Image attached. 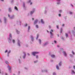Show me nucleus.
I'll list each match as a JSON object with an SVG mask.
<instances>
[{
  "mask_svg": "<svg viewBox=\"0 0 75 75\" xmlns=\"http://www.w3.org/2000/svg\"><path fill=\"white\" fill-rule=\"evenodd\" d=\"M23 54H24V55L23 57V58H25V56H26V55L25 54V53L24 52H23Z\"/></svg>",
  "mask_w": 75,
  "mask_h": 75,
  "instance_id": "obj_5",
  "label": "nucleus"
},
{
  "mask_svg": "<svg viewBox=\"0 0 75 75\" xmlns=\"http://www.w3.org/2000/svg\"><path fill=\"white\" fill-rule=\"evenodd\" d=\"M57 36H58V37H59V34H58V35H57Z\"/></svg>",
  "mask_w": 75,
  "mask_h": 75,
  "instance_id": "obj_54",
  "label": "nucleus"
},
{
  "mask_svg": "<svg viewBox=\"0 0 75 75\" xmlns=\"http://www.w3.org/2000/svg\"><path fill=\"white\" fill-rule=\"evenodd\" d=\"M47 32H48V31L47 30Z\"/></svg>",
  "mask_w": 75,
  "mask_h": 75,
  "instance_id": "obj_64",
  "label": "nucleus"
},
{
  "mask_svg": "<svg viewBox=\"0 0 75 75\" xmlns=\"http://www.w3.org/2000/svg\"><path fill=\"white\" fill-rule=\"evenodd\" d=\"M16 32H17V34H19V33H20V32L18 31V30H17Z\"/></svg>",
  "mask_w": 75,
  "mask_h": 75,
  "instance_id": "obj_22",
  "label": "nucleus"
},
{
  "mask_svg": "<svg viewBox=\"0 0 75 75\" xmlns=\"http://www.w3.org/2000/svg\"><path fill=\"white\" fill-rule=\"evenodd\" d=\"M53 75H56V74L55 73H53Z\"/></svg>",
  "mask_w": 75,
  "mask_h": 75,
  "instance_id": "obj_33",
  "label": "nucleus"
},
{
  "mask_svg": "<svg viewBox=\"0 0 75 75\" xmlns=\"http://www.w3.org/2000/svg\"><path fill=\"white\" fill-rule=\"evenodd\" d=\"M70 55L71 56H72V55H71V54Z\"/></svg>",
  "mask_w": 75,
  "mask_h": 75,
  "instance_id": "obj_62",
  "label": "nucleus"
},
{
  "mask_svg": "<svg viewBox=\"0 0 75 75\" xmlns=\"http://www.w3.org/2000/svg\"><path fill=\"white\" fill-rule=\"evenodd\" d=\"M28 16H29V13H28Z\"/></svg>",
  "mask_w": 75,
  "mask_h": 75,
  "instance_id": "obj_59",
  "label": "nucleus"
},
{
  "mask_svg": "<svg viewBox=\"0 0 75 75\" xmlns=\"http://www.w3.org/2000/svg\"><path fill=\"white\" fill-rule=\"evenodd\" d=\"M35 27L37 28H38V25H36L35 26Z\"/></svg>",
  "mask_w": 75,
  "mask_h": 75,
  "instance_id": "obj_18",
  "label": "nucleus"
},
{
  "mask_svg": "<svg viewBox=\"0 0 75 75\" xmlns=\"http://www.w3.org/2000/svg\"><path fill=\"white\" fill-rule=\"evenodd\" d=\"M57 4H60V3H57Z\"/></svg>",
  "mask_w": 75,
  "mask_h": 75,
  "instance_id": "obj_46",
  "label": "nucleus"
},
{
  "mask_svg": "<svg viewBox=\"0 0 75 75\" xmlns=\"http://www.w3.org/2000/svg\"><path fill=\"white\" fill-rule=\"evenodd\" d=\"M62 26H64V24H63L62 25Z\"/></svg>",
  "mask_w": 75,
  "mask_h": 75,
  "instance_id": "obj_51",
  "label": "nucleus"
},
{
  "mask_svg": "<svg viewBox=\"0 0 75 75\" xmlns=\"http://www.w3.org/2000/svg\"><path fill=\"white\" fill-rule=\"evenodd\" d=\"M57 1H59L61 0H57Z\"/></svg>",
  "mask_w": 75,
  "mask_h": 75,
  "instance_id": "obj_49",
  "label": "nucleus"
},
{
  "mask_svg": "<svg viewBox=\"0 0 75 75\" xmlns=\"http://www.w3.org/2000/svg\"><path fill=\"white\" fill-rule=\"evenodd\" d=\"M47 44H48V42H47L44 44V45L45 46V45H47Z\"/></svg>",
  "mask_w": 75,
  "mask_h": 75,
  "instance_id": "obj_21",
  "label": "nucleus"
},
{
  "mask_svg": "<svg viewBox=\"0 0 75 75\" xmlns=\"http://www.w3.org/2000/svg\"><path fill=\"white\" fill-rule=\"evenodd\" d=\"M30 2H31V1H28V3H30Z\"/></svg>",
  "mask_w": 75,
  "mask_h": 75,
  "instance_id": "obj_45",
  "label": "nucleus"
},
{
  "mask_svg": "<svg viewBox=\"0 0 75 75\" xmlns=\"http://www.w3.org/2000/svg\"><path fill=\"white\" fill-rule=\"evenodd\" d=\"M38 55L36 56V58H38Z\"/></svg>",
  "mask_w": 75,
  "mask_h": 75,
  "instance_id": "obj_42",
  "label": "nucleus"
},
{
  "mask_svg": "<svg viewBox=\"0 0 75 75\" xmlns=\"http://www.w3.org/2000/svg\"><path fill=\"white\" fill-rule=\"evenodd\" d=\"M73 68H74V69H75V66H73Z\"/></svg>",
  "mask_w": 75,
  "mask_h": 75,
  "instance_id": "obj_29",
  "label": "nucleus"
},
{
  "mask_svg": "<svg viewBox=\"0 0 75 75\" xmlns=\"http://www.w3.org/2000/svg\"><path fill=\"white\" fill-rule=\"evenodd\" d=\"M4 18V21H5V23H6V18L5 17Z\"/></svg>",
  "mask_w": 75,
  "mask_h": 75,
  "instance_id": "obj_12",
  "label": "nucleus"
},
{
  "mask_svg": "<svg viewBox=\"0 0 75 75\" xmlns=\"http://www.w3.org/2000/svg\"><path fill=\"white\" fill-rule=\"evenodd\" d=\"M66 37H68V34H67V33H66Z\"/></svg>",
  "mask_w": 75,
  "mask_h": 75,
  "instance_id": "obj_26",
  "label": "nucleus"
},
{
  "mask_svg": "<svg viewBox=\"0 0 75 75\" xmlns=\"http://www.w3.org/2000/svg\"><path fill=\"white\" fill-rule=\"evenodd\" d=\"M34 13V11H31L30 13L31 15H32V14H33Z\"/></svg>",
  "mask_w": 75,
  "mask_h": 75,
  "instance_id": "obj_4",
  "label": "nucleus"
},
{
  "mask_svg": "<svg viewBox=\"0 0 75 75\" xmlns=\"http://www.w3.org/2000/svg\"><path fill=\"white\" fill-rule=\"evenodd\" d=\"M25 26H27V24L26 23L25 24Z\"/></svg>",
  "mask_w": 75,
  "mask_h": 75,
  "instance_id": "obj_40",
  "label": "nucleus"
},
{
  "mask_svg": "<svg viewBox=\"0 0 75 75\" xmlns=\"http://www.w3.org/2000/svg\"><path fill=\"white\" fill-rule=\"evenodd\" d=\"M31 38H32V40H34V38H33V36H31Z\"/></svg>",
  "mask_w": 75,
  "mask_h": 75,
  "instance_id": "obj_28",
  "label": "nucleus"
},
{
  "mask_svg": "<svg viewBox=\"0 0 75 75\" xmlns=\"http://www.w3.org/2000/svg\"><path fill=\"white\" fill-rule=\"evenodd\" d=\"M15 9L16 10H18V8H17L16 6L15 7Z\"/></svg>",
  "mask_w": 75,
  "mask_h": 75,
  "instance_id": "obj_14",
  "label": "nucleus"
},
{
  "mask_svg": "<svg viewBox=\"0 0 75 75\" xmlns=\"http://www.w3.org/2000/svg\"><path fill=\"white\" fill-rule=\"evenodd\" d=\"M32 2H31L30 3V5H31L32 4Z\"/></svg>",
  "mask_w": 75,
  "mask_h": 75,
  "instance_id": "obj_53",
  "label": "nucleus"
},
{
  "mask_svg": "<svg viewBox=\"0 0 75 75\" xmlns=\"http://www.w3.org/2000/svg\"><path fill=\"white\" fill-rule=\"evenodd\" d=\"M15 42V40H13V43H14Z\"/></svg>",
  "mask_w": 75,
  "mask_h": 75,
  "instance_id": "obj_34",
  "label": "nucleus"
},
{
  "mask_svg": "<svg viewBox=\"0 0 75 75\" xmlns=\"http://www.w3.org/2000/svg\"><path fill=\"white\" fill-rule=\"evenodd\" d=\"M8 70L10 72H11V67H9L8 68Z\"/></svg>",
  "mask_w": 75,
  "mask_h": 75,
  "instance_id": "obj_9",
  "label": "nucleus"
},
{
  "mask_svg": "<svg viewBox=\"0 0 75 75\" xmlns=\"http://www.w3.org/2000/svg\"><path fill=\"white\" fill-rule=\"evenodd\" d=\"M56 68L57 69H59V67H58V65L56 66Z\"/></svg>",
  "mask_w": 75,
  "mask_h": 75,
  "instance_id": "obj_13",
  "label": "nucleus"
},
{
  "mask_svg": "<svg viewBox=\"0 0 75 75\" xmlns=\"http://www.w3.org/2000/svg\"><path fill=\"white\" fill-rule=\"evenodd\" d=\"M59 17H61V14H59Z\"/></svg>",
  "mask_w": 75,
  "mask_h": 75,
  "instance_id": "obj_31",
  "label": "nucleus"
},
{
  "mask_svg": "<svg viewBox=\"0 0 75 75\" xmlns=\"http://www.w3.org/2000/svg\"><path fill=\"white\" fill-rule=\"evenodd\" d=\"M37 38H36V39L37 40V39H38V37H39V35L38 34L37 35Z\"/></svg>",
  "mask_w": 75,
  "mask_h": 75,
  "instance_id": "obj_20",
  "label": "nucleus"
},
{
  "mask_svg": "<svg viewBox=\"0 0 75 75\" xmlns=\"http://www.w3.org/2000/svg\"><path fill=\"white\" fill-rule=\"evenodd\" d=\"M53 32V30H51V31H50V33L51 36H50L51 38H53V33L52 32Z\"/></svg>",
  "mask_w": 75,
  "mask_h": 75,
  "instance_id": "obj_1",
  "label": "nucleus"
},
{
  "mask_svg": "<svg viewBox=\"0 0 75 75\" xmlns=\"http://www.w3.org/2000/svg\"><path fill=\"white\" fill-rule=\"evenodd\" d=\"M5 53L6 52H7V50H6V51L5 52Z\"/></svg>",
  "mask_w": 75,
  "mask_h": 75,
  "instance_id": "obj_37",
  "label": "nucleus"
},
{
  "mask_svg": "<svg viewBox=\"0 0 75 75\" xmlns=\"http://www.w3.org/2000/svg\"><path fill=\"white\" fill-rule=\"evenodd\" d=\"M71 6H72V7H73V5H72Z\"/></svg>",
  "mask_w": 75,
  "mask_h": 75,
  "instance_id": "obj_63",
  "label": "nucleus"
},
{
  "mask_svg": "<svg viewBox=\"0 0 75 75\" xmlns=\"http://www.w3.org/2000/svg\"><path fill=\"white\" fill-rule=\"evenodd\" d=\"M10 51H9V53H10Z\"/></svg>",
  "mask_w": 75,
  "mask_h": 75,
  "instance_id": "obj_61",
  "label": "nucleus"
},
{
  "mask_svg": "<svg viewBox=\"0 0 75 75\" xmlns=\"http://www.w3.org/2000/svg\"><path fill=\"white\" fill-rule=\"evenodd\" d=\"M12 38L11 34H10L9 35V38Z\"/></svg>",
  "mask_w": 75,
  "mask_h": 75,
  "instance_id": "obj_16",
  "label": "nucleus"
},
{
  "mask_svg": "<svg viewBox=\"0 0 75 75\" xmlns=\"http://www.w3.org/2000/svg\"><path fill=\"white\" fill-rule=\"evenodd\" d=\"M57 28L58 29V25H57Z\"/></svg>",
  "mask_w": 75,
  "mask_h": 75,
  "instance_id": "obj_44",
  "label": "nucleus"
},
{
  "mask_svg": "<svg viewBox=\"0 0 75 75\" xmlns=\"http://www.w3.org/2000/svg\"><path fill=\"white\" fill-rule=\"evenodd\" d=\"M62 29H61V33H62Z\"/></svg>",
  "mask_w": 75,
  "mask_h": 75,
  "instance_id": "obj_41",
  "label": "nucleus"
},
{
  "mask_svg": "<svg viewBox=\"0 0 75 75\" xmlns=\"http://www.w3.org/2000/svg\"><path fill=\"white\" fill-rule=\"evenodd\" d=\"M54 43H55V44H56L57 43V41L55 40H54Z\"/></svg>",
  "mask_w": 75,
  "mask_h": 75,
  "instance_id": "obj_32",
  "label": "nucleus"
},
{
  "mask_svg": "<svg viewBox=\"0 0 75 75\" xmlns=\"http://www.w3.org/2000/svg\"><path fill=\"white\" fill-rule=\"evenodd\" d=\"M72 53L73 54H75V53H74V52L73 51H72Z\"/></svg>",
  "mask_w": 75,
  "mask_h": 75,
  "instance_id": "obj_35",
  "label": "nucleus"
},
{
  "mask_svg": "<svg viewBox=\"0 0 75 75\" xmlns=\"http://www.w3.org/2000/svg\"><path fill=\"white\" fill-rule=\"evenodd\" d=\"M51 57L52 58H54V57H55V55L54 54H52V55H51Z\"/></svg>",
  "mask_w": 75,
  "mask_h": 75,
  "instance_id": "obj_11",
  "label": "nucleus"
},
{
  "mask_svg": "<svg viewBox=\"0 0 75 75\" xmlns=\"http://www.w3.org/2000/svg\"><path fill=\"white\" fill-rule=\"evenodd\" d=\"M61 64H62V62H60L59 63V65L61 66Z\"/></svg>",
  "mask_w": 75,
  "mask_h": 75,
  "instance_id": "obj_15",
  "label": "nucleus"
},
{
  "mask_svg": "<svg viewBox=\"0 0 75 75\" xmlns=\"http://www.w3.org/2000/svg\"><path fill=\"white\" fill-rule=\"evenodd\" d=\"M39 53L38 52H32L33 55L34 56L35 55V54H38Z\"/></svg>",
  "mask_w": 75,
  "mask_h": 75,
  "instance_id": "obj_2",
  "label": "nucleus"
},
{
  "mask_svg": "<svg viewBox=\"0 0 75 75\" xmlns=\"http://www.w3.org/2000/svg\"><path fill=\"white\" fill-rule=\"evenodd\" d=\"M8 11H9V12H11V8H9Z\"/></svg>",
  "mask_w": 75,
  "mask_h": 75,
  "instance_id": "obj_8",
  "label": "nucleus"
},
{
  "mask_svg": "<svg viewBox=\"0 0 75 75\" xmlns=\"http://www.w3.org/2000/svg\"><path fill=\"white\" fill-rule=\"evenodd\" d=\"M18 41L19 42V43H18V45H19V46H20V41L18 40Z\"/></svg>",
  "mask_w": 75,
  "mask_h": 75,
  "instance_id": "obj_23",
  "label": "nucleus"
},
{
  "mask_svg": "<svg viewBox=\"0 0 75 75\" xmlns=\"http://www.w3.org/2000/svg\"><path fill=\"white\" fill-rule=\"evenodd\" d=\"M59 13H61V12H62V10H59Z\"/></svg>",
  "mask_w": 75,
  "mask_h": 75,
  "instance_id": "obj_36",
  "label": "nucleus"
},
{
  "mask_svg": "<svg viewBox=\"0 0 75 75\" xmlns=\"http://www.w3.org/2000/svg\"><path fill=\"white\" fill-rule=\"evenodd\" d=\"M10 67L9 65H8V68H10Z\"/></svg>",
  "mask_w": 75,
  "mask_h": 75,
  "instance_id": "obj_43",
  "label": "nucleus"
},
{
  "mask_svg": "<svg viewBox=\"0 0 75 75\" xmlns=\"http://www.w3.org/2000/svg\"><path fill=\"white\" fill-rule=\"evenodd\" d=\"M49 28H51V26H49Z\"/></svg>",
  "mask_w": 75,
  "mask_h": 75,
  "instance_id": "obj_50",
  "label": "nucleus"
},
{
  "mask_svg": "<svg viewBox=\"0 0 75 75\" xmlns=\"http://www.w3.org/2000/svg\"><path fill=\"white\" fill-rule=\"evenodd\" d=\"M8 17H10V15H8Z\"/></svg>",
  "mask_w": 75,
  "mask_h": 75,
  "instance_id": "obj_47",
  "label": "nucleus"
},
{
  "mask_svg": "<svg viewBox=\"0 0 75 75\" xmlns=\"http://www.w3.org/2000/svg\"><path fill=\"white\" fill-rule=\"evenodd\" d=\"M57 47H59V46L58 45H57Z\"/></svg>",
  "mask_w": 75,
  "mask_h": 75,
  "instance_id": "obj_60",
  "label": "nucleus"
},
{
  "mask_svg": "<svg viewBox=\"0 0 75 75\" xmlns=\"http://www.w3.org/2000/svg\"><path fill=\"white\" fill-rule=\"evenodd\" d=\"M27 54L28 55H30V54H29V53H28Z\"/></svg>",
  "mask_w": 75,
  "mask_h": 75,
  "instance_id": "obj_48",
  "label": "nucleus"
},
{
  "mask_svg": "<svg viewBox=\"0 0 75 75\" xmlns=\"http://www.w3.org/2000/svg\"><path fill=\"white\" fill-rule=\"evenodd\" d=\"M30 26H29L28 27V31H29V30H30Z\"/></svg>",
  "mask_w": 75,
  "mask_h": 75,
  "instance_id": "obj_17",
  "label": "nucleus"
},
{
  "mask_svg": "<svg viewBox=\"0 0 75 75\" xmlns=\"http://www.w3.org/2000/svg\"><path fill=\"white\" fill-rule=\"evenodd\" d=\"M37 22H38V20L36 19L34 22V24H37Z\"/></svg>",
  "mask_w": 75,
  "mask_h": 75,
  "instance_id": "obj_3",
  "label": "nucleus"
},
{
  "mask_svg": "<svg viewBox=\"0 0 75 75\" xmlns=\"http://www.w3.org/2000/svg\"><path fill=\"white\" fill-rule=\"evenodd\" d=\"M69 13L70 14H72V12H69Z\"/></svg>",
  "mask_w": 75,
  "mask_h": 75,
  "instance_id": "obj_30",
  "label": "nucleus"
},
{
  "mask_svg": "<svg viewBox=\"0 0 75 75\" xmlns=\"http://www.w3.org/2000/svg\"><path fill=\"white\" fill-rule=\"evenodd\" d=\"M39 42L40 44H41V40L40 39H39Z\"/></svg>",
  "mask_w": 75,
  "mask_h": 75,
  "instance_id": "obj_10",
  "label": "nucleus"
},
{
  "mask_svg": "<svg viewBox=\"0 0 75 75\" xmlns=\"http://www.w3.org/2000/svg\"><path fill=\"white\" fill-rule=\"evenodd\" d=\"M14 16L13 15L10 18L11 19H12L13 18V17H14Z\"/></svg>",
  "mask_w": 75,
  "mask_h": 75,
  "instance_id": "obj_25",
  "label": "nucleus"
},
{
  "mask_svg": "<svg viewBox=\"0 0 75 75\" xmlns=\"http://www.w3.org/2000/svg\"><path fill=\"white\" fill-rule=\"evenodd\" d=\"M41 23H42V24H44V21H43V19H41Z\"/></svg>",
  "mask_w": 75,
  "mask_h": 75,
  "instance_id": "obj_6",
  "label": "nucleus"
},
{
  "mask_svg": "<svg viewBox=\"0 0 75 75\" xmlns=\"http://www.w3.org/2000/svg\"><path fill=\"white\" fill-rule=\"evenodd\" d=\"M5 63H6V64H8V62H7V61H6L5 62Z\"/></svg>",
  "mask_w": 75,
  "mask_h": 75,
  "instance_id": "obj_24",
  "label": "nucleus"
},
{
  "mask_svg": "<svg viewBox=\"0 0 75 75\" xmlns=\"http://www.w3.org/2000/svg\"><path fill=\"white\" fill-rule=\"evenodd\" d=\"M33 20H34V18H32Z\"/></svg>",
  "mask_w": 75,
  "mask_h": 75,
  "instance_id": "obj_57",
  "label": "nucleus"
},
{
  "mask_svg": "<svg viewBox=\"0 0 75 75\" xmlns=\"http://www.w3.org/2000/svg\"><path fill=\"white\" fill-rule=\"evenodd\" d=\"M60 49L61 51H62V50H63V49H62V48H60Z\"/></svg>",
  "mask_w": 75,
  "mask_h": 75,
  "instance_id": "obj_39",
  "label": "nucleus"
},
{
  "mask_svg": "<svg viewBox=\"0 0 75 75\" xmlns=\"http://www.w3.org/2000/svg\"><path fill=\"white\" fill-rule=\"evenodd\" d=\"M6 75H8L7 74V73L6 74Z\"/></svg>",
  "mask_w": 75,
  "mask_h": 75,
  "instance_id": "obj_56",
  "label": "nucleus"
},
{
  "mask_svg": "<svg viewBox=\"0 0 75 75\" xmlns=\"http://www.w3.org/2000/svg\"><path fill=\"white\" fill-rule=\"evenodd\" d=\"M63 53L65 56H67V54L66 53L65 51H63Z\"/></svg>",
  "mask_w": 75,
  "mask_h": 75,
  "instance_id": "obj_7",
  "label": "nucleus"
},
{
  "mask_svg": "<svg viewBox=\"0 0 75 75\" xmlns=\"http://www.w3.org/2000/svg\"><path fill=\"white\" fill-rule=\"evenodd\" d=\"M72 72L73 73V74H75V72H74V71L73 70L72 71Z\"/></svg>",
  "mask_w": 75,
  "mask_h": 75,
  "instance_id": "obj_27",
  "label": "nucleus"
},
{
  "mask_svg": "<svg viewBox=\"0 0 75 75\" xmlns=\"http://www.w3.org/2000/svg\"><path fill=\"white\" fill-rule=\"evenodd\" d=\"M0 22H1V20H0Z\"/></svg>",
  "mask_w": 75,
  "mask_h": 75,
  "instance_id": "obj_55",
  "label": "nucleus"
},
{
  "mask_svg": "<svg viewBox=\"0 0 75 75\" xmlns=\"http://www.w3.org/2000/svg\"><path fill=\"white\" fill-rule=\"evenodd\" d=\"M1 1H4V0H1Z\"/></svg>",
  "mask_w": 75,
  "mask_h": 75,
  "instance_id": "obj_52",
  "label": "nucleus"
},
{
  "mask_svg": "<svg viewBox=\"0 0 75 75\" xmlns=\"http://www.w3.org/2000/svg\"><path fill=\"white\" fill-rule=\"evenodd\" d=\"M20 71H18L19 74H20Z\"/></svg>",
  "mask_w": 75,
  "mask_h": 75,
  "instance_id": "obj_58",
  "label": "nucleus"
},
{
  "mask_svg": "<svg viewBox=\"0 0 75 75\" xmlns=\"http://www.w3.org/2000/svg\"><path fill=\"white\" fill-rule=\"evenodd\" d=\"M35 63H36V62H37V61H36L34 62Z\"/></svg>",
  "mask_w": 75,
  "mask_h": 75,
  "instance_id": "obj_38",
  "label": "nucleus"
},
{
  "mask_svg": "<svg viewBox=\"0 0 75 75\" xmlns=\"http://www.w3.org/2000/svg\"><path fill=\"white\" fill-rule=\"evenodd\" d=\"M23 6L24 7H25V4L24 3V2H23Z\"/></svg>",
  "mask_w": 75,
  "mask_h": 75,
  "instance_id": "obj_19",
  "label": "nucleus"
}]
</instances>
